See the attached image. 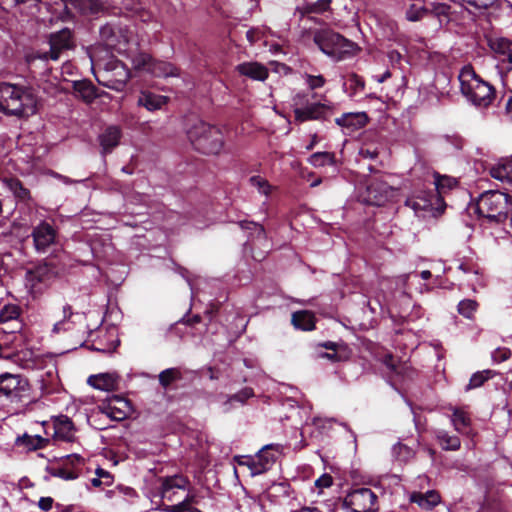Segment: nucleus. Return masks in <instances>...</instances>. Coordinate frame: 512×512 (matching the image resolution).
<instances>
[{
  "label": "nucleus",
  "mask_w": 512,
  "mask_h": 512,
  "mask_svg": "<svg viewBox=\"0 0 512 512\" xmlns=\"http://www.w3.org/2000/svg\"><path fill=\"white\" fill-rule=\"evenodd\" d=\"M510 200V196L506 193L487 191L479 197L476 210L482 217L489 220L501 221L506 218Z\"/></svg>",
  "instance_id": "obj_7"
},
{
  "label": "nucleus",
  "mask_w": 512,
  "mask_h": 512,
  "mask_svg": "<svg viewBox=\"0 0 512 512\" xmlns=\"http://www.w3.org/2000/svg\"><path fill=\"white\" fill-rule=\"evenodd\" d=\"M234 460L237 462L238 465L246 466L250 470L252 476L257 475L254 469V466H256L255 456H235Z\"/></svg>",
  "instance_id": "obj_46"
},
{
  "label": "nucleus",
  "mask_w": 512,
  "mask_h": 512,
  "mask_svg": "<svg viewBox=\"0 0 512 512\" xmlns=\"http://www.w3.org/2000/svg\"><path fill=\"white\" fill-rule=\"evenodd\" d=\"M250 185L255 188L260 194L269 196L273 190L270 183L263 177L255 175L249 178Z\"/></svg>",
  "instance_id": "obj_37"
},
{
  "label": "nucleus",
  "mask_w": 512,
  "mask_h": 512,
  "mask_svg": "<svg viewBox=\"0 0 512 512\" xmlns=\"http://www.w3.org/2000/svg\"><path fill=\"white\" fill-rule=\"evenodd\" d=\"M409 501L416 504L420 509L428 511L440 503L441 497L435 490H429L424 493L415 491L409 494Z\"/></svg>",
  "instance_id": "obj_15"
},
{
  "label": "nucleus",
  "mask_w": 512,
  "mask_h": 512,
  "mask_svg": "<svg viewBox=\"0 0 512 512\" xmlns=\"http://www.w3.org/2000/svg\"><path fill=\"white\" fill-rule=\"evenodd\" d=\"M11 188L15 194V196L21 200L29 199L30 192L28 189L24 188L19 181H15L11 184Z\"/></svg>",
  "instance_id": "obj_48"
},
{
  "label": "nucleus",
  "mask_w": 512,
  "mask_h": 512,
  "mask_svg": "<svg viewBox=\"0 0 512 512\" xmlns=\"http://www.w3.org/2000/svg\"><path fill=\"white\" fill-rule=\"evenodd\" d=\"M151 57L146 53H138L132 58V65L134 69L147 71V68L152 64Z\"/></svg>",
  "instance_id": "obj_43"
},
{
  "label": "nucleus",
  "mask_w": 512,
  "mask_h": 512,
  "mask_svg": "<svg viewBox=\"0 0 512 512\" xmlns=\"http://www.w3.org/2000/svg\"><path fill=\"white\" fill-rule=\"evenodd\" d=\"M48 440L38 435H29L24 433L15 439V445L22 448L24 451H34L44 448Z\"/></svg>",
  "instance_id": "obj_24"
},
{
  "label": "nucleus",
  "mask_w": 512,
  "mask_h": 512,
  "mask_svg": "<svg viewBox=\"0 0 512 512\" xmlns=\"http://www.w3.org/2000/svg\"><path fill=\"white\" fill-rule=\"evenodd\" d=\"M118 490L120 493H123L124 495H127V496H135V491L132 489V488H129V487H118Z\"/></svg>",
  "instance_id": "obj_60"
},
{
  "label": "nucleus",
  "mask_w": 512,
  "mask_h": 512,
  "mask_svg": "<svg viewBox=\"0 0 512 512\" xmlns=\"http://www.w3.org/2000/svg\"><path fill=\"white\" fill-rule=\"evenodd\" d=\"M90 58L95 78L99 84L116 91L123 90L131 75L122 62L111 58L104 63L97 59L96 50L91 53Z\"/></svg>",
  "instance_id": "obj_3"
},
{
  "label": "nucleus",
  "mask_w": 512,
  "mask_h": 512,
  "mask_svg": "<svg viewBox=\"0 0 512 512\" xmlns=\"http://www.w3.org/2000/svg\"><path fill=\"white\" fill-rule=\"evenodd\" d=\"M462 3L467 4L477 10L487 9L491 7L496 0H461Z\"/></svg>",
  "instance_id": "obj_49"
},
{
  "label": "nucleus",
  "mask_w": 512,
  "mask_h": 512,
  "mask_svg": "<svg viewBox=\"0 0 512 512\" xmlns=\"http://www.w3.org/2000/svg\"><path fill=\"white\" fill-rule=\"evenodd\" d=\"M368 122V116L365 112L346 113L336 119V123L346 128L349 132H353L364 127Z\"/></svg>",
  "instance_id": "obj_20"
},
{
  "label": "nucleus",
  "mask_w": 512,
  "mask_h": 512,
  "mask_svg": "<svg viewBox=\"0 0 512 512\" xmlns=\"http://www.w3.org/2000/svg\"><path fill=\"white\" fill-rule=\"evenodd\" d=\"M500 62L504 69L506 70H512V61L510 60V53L501 55L500 56Z\"/></svg>",
  "instance_id": "obj_57"
},
{
  "label": "nucleus",
  "mask_w": 512,
  "mask_h": 512,
  "mask_svg": "<svg viewBox=\"0 0 512 512\" xmlns=\"http://www.w3.org/2000/svg\"><path fill=\"white\" fill-rule=\"evenodd\" d=\"M0 398L12 404H30L36 401L28 378L22 374H0Z\"/></svg>",
  "instance_id": "obj_6"
},
{
  "label": "nucleus",
  "mask_w": 512,
  "mask_h": 512,
  "mask_svg": "<svg viewBox=\"0 0 512 512\" xmlns=\"http://www.w3.org/2000/svg\"><path fill=\"white\" fill-rule=\"evenodd\" d=\"M246 36L250 43H254L257 39L256 32L254 30H248Z\"/></svg>",
  "instance_id": "obj_63"
},
{
  "label": "nucleus",
  "mask_w": 512,
  "mask_h": 512,
  "mask_svg": "<svg viewBox=\"0 0 512 512\" xmlns=\"http://www.w3.org/2000/svg\"><path fill=\"white\" fill-rule=\"evenodd\" d=\"M451 422L457 432L467 433L470 426V417L465 411L455 408L453 409Z\"/></svg>",
  "instance_id": "obj_31"
},
{
  "label": "nucleus",
  "mask_w": 512,
  "mask_h": 512,
  "mask_svg": "<svg viewBox=\"0 0 512 512\" xmlns=\"http://www.w3.org/2000/svg\"><path fill=\"white\" fill-rule=\"evenodd\" d=\"M348 81L350 83L351 89H353L354 93L362 91L365 87L364 80L355 73L349 75Z\"/></svg>",
  "instance_id": "obj_50"
},
{
  "label": "nucleus",
  "mask_w": 512,
  "mask_h": 512,
  "mask_svg": "<svg viewBox=\"0 0 512 512\" xmlns=\"http://www.w3.org/2000/svg\"><path fill=\"white\" fill-rule=\"evenodd\" d=\"M406 205L416 214L436 217L445 210V203L440 195L432 192L419 191L406 200Z\"/></svg>",
  "instance_id": "obj_8"
},
{
  "label": "nucleus",
  "mask_w": 512,
  "mask_h": 512,
  "mask_svg": "<svg viewBox=\"0 0 512 512\" xmlns=\"http://www.w3.org/2000/svg\"><path fill=\"white\" fill-rule=\"evenodd\" d=\"M168 101L169 98L167 96L155 94L150 91H142L138 97L137 104L152 112L160 110Z\"/></svg>",
  "instance_id": "obj_21"
},
{
  "label": "nucleus",
  "mask_w": 512,
  "mask_h": 512,
  "mask_svg": "<svg viewBox=\"0 0 512 512\" xmlns=\"http://www.w3.org/2000/svg\"><path fill=\"white\" fill-rule=\"evenodd\" d=\"M304 95L298 94L293 99L294 116L297 122H306L310 120H318L326 115L330 107L322 103H313L302 107L304 104Z\"/></svg>",
  "instance_id": "obj_10"
},
{
  "label": "nucleus",
  "mask_w": 512,
  "mask_h": 512,
  "mask_svg": "<svg viewBox=\"0 0 512 512\" xmlns=\"http://www.w3.org/2000/svg\"><path fill=\"white\" fill-rule=\"evenodd\" d=\"M72 315V310H71V307L66 305L63 307V317H64V320L66 319H69Z\"/></svg>",
  "instance_id": "obj_64"
},
{
  "label": "nucleus",
  "mask_w": 512,
  "mask_h": 512,
  "mask_svg": "<svg viewBox=\"0 0 512 512\" xmlns=\"http://www.w3.org/2000/svg\"><path fill=\"white\" fill-rule=\"evenodd\" d=\"M391 77V73L390 71H385L381 76L379 77H375L376 81L378 83H383L384 81H386L387 79H389Z\"/></svg>",
  "instance_id": "obj_62"
},
{
  "label": "nucleus",
  "mask_w": 512,
  "mask_h": 512,
  "mask_svg": "<svg viewBox=\"0 0 512 512\" xmlns=\"http://www.w3.org/2000/svg\"><path fill=\"white\" fill-rule=\"evenodd\" d=\"M102 411L109 418L121 421L130 415L132 407L129 400L121 396H113L103 405Z\"/></svg>",
  "instance_id": "obj_12"
},
{
  "label": "nucleus",
  "mask_w": 512,
  "mask_h": 512,
  "mask_svg": "<svg viewBox=\"0 0 512 512\" xmlns=\"http://www.w3.org/2000/svg\"><path fill=\"white\" fill-rule=\"evenodd\" d=\"M32 237L36 250L45 252L48 247L55 243L56 231L50 224L41 222L34 228Z\"/></svg>",
  "instance_id": "obj_13"
},
{
  "label": "nucleus",
  "mask_w": 512,
  "mask_h": 512,
  "mask_svg": "<svg viewBox=\"0 0 512 512\" xmlns=\"http://www.w3.org/2000/svg\"><path fill=\"white\" fill-rule=\"evenodd\" d=\"M393 454L400 461H408L413 458L414 451L404 444L397 443L393 446Z\"/></svg>",
  "instance_id": "obj_44"
},
{
  "label": "nucleus",
  "mask_w": 512,
  "mask_h": 512,
  "mask_svg": "<svg viewBox=\"0 0 512 512\" xmlns=\"http://www.w3.org/2000/svg\"><path fill=\"white\" fill-rule=\"evenodd\" d=\"M433 184L435 185L437 193L436 195H440L443 198V194L455 188L458 184V181L454 177H450L447 175H440L435 172L433 174Z\"/></svg>",
  "instance_id": "obj_28"
},
{
  "label": "nucleus",
  "mask_w": 512,
  "mask_h": 512,
  "mask_svg": "<svg viewBox=\"0 0 512 512\" xmlns=\"http://www.w3.org/2000/svg\"><path fill=\"white\" fill-rule=\"evenodd\" d=\"M314 43L327 56L336 61L352 56L357 51V45L331 29L315 31Z\"/></svg>",
  "instance_id": "obj_4"
},
{
  "label": "nucleus",
  "mask_w": 512,
  "mask_h": 512,
  "mask_svg": "<svg viewBox=\"0 0 512 512\" xmlns=\"http://www.w3.org/2000/svg\"><path fill=\"white\" fill-rule=\"evenodd\" d=\"M490 174L495 179L512 184V161L492 167Z\"/></svg>",
  "instance_id": "obj_32"
},
{
  "label": "nucleus",
  "mask_w": 512,
  "mask_h": 512,
  "mask_svg": "<svg viewBox=\"0 0 512 512\" xmlns=\"http://www.w3.org/2000/svg\"><path fill=\"white\" fill-rule=\"evenodd\" d=\"M193 147L206 155H218L224 147V135L217 126L195 119L187 128Z\"/></svg>",
  "instance_id": "obj_2"
},
{
  "label": "nucleus",
  "mask_w": 512,
  "mask_h": 512,
  "mask_svg": "<svg viewBox=\"0 0 512 512\" xmlns=\"http://www.w3.org/2000/svg\"><path fill=\"white\" fill-rule=\"evenodd\" d=\"M119 377L116 373H100L89 376L87 383L101 391H114L118 388Z\"/></svg>",
  "instance_id": "obj_14"
},
{
  "label": "nucleus",
  "mask_w": 512,
  "mask_h": 512,
  "mask_svg": "<svg viewBox=\"0 0 512 512\" xmlns=\"http://www.w3.org/2000/svg\"><path fill=\"white\" fill-rule=\"evenodd\" d=\"M344 504L352 512H376L377 496L368 488H359L350 492L344 500Z\"/></svg>",
  "instance_id": "obj_9"
},
{
  "label": "nucleus",
  "mask_w": 512,
  "mask_h": 512,
  "mask_svg": "<svg viewBox=\"0 0 512 512\" xmlns=\"http://www.w3.org/2000/svg\"><path fill=\"white\" fill-rule=\"evenodd\" d=\"M147 72H150L156 77H168V76H178V69L174 67L171 63L163 62V61H152L151 66L147 68Z\"/></svg>",
  "instance_id": "obj_29"
},
{
  "label": "nucleus",
  "mask_w": 512,
  "mask_h": 512,
  "mask_svg": "<svg viewBox=\"0 0 512 512\" xmlns=\"http://www.w3.org/2000/svg\"><path fill=\"white\" fill-rule=\"evenodd\" d=\"M494 372L491 370H484L474 373L466 387V390H471L482 386L488 379L492 378Z\"/></svg>",
  "instance_id": "obj_38"
},
{
  "label": "nucleus",
  "mask_w": 512,
  "mask_h": 512,
  "mask_svg": "<svg viewBox=\"0 0 512 512\" xmlns=\"http://www.w3.org/2000/svg\"><path fill=\"white\" fill-rule=\"evenodd\" d=\"M78 5L83 13L96 14L103 9L99 0H78Z\"/></svg>",
  "instance_id": "obj_41"
},
{
  "label": "nucleus",
  "mask_w": 512,
  "mask_h": 512,
  "mask_svg": "<svg viewBox=\"0 0 512 512\" xmlns=\"http://www.w3.org/2000/svg\"><path fill=\"white\" fill-rule=\"evenodd\" d=\"M188 486V481L185 477L175 475L171 477H165L162 479L161 495L162 498L168 501L174 500L175 490H185Z\"/></svg>",
  "instance_id": "obj_19"
},
{
  "label": "nucleus",
  "mask_w": 512,
  "mask_h": 512,
  "mask_svg": "<svg viewBox=\"0 0 512 512\" xmlns=\"http://www.w3.org/2000/svg\"><path fill=\"white\" fill-rule=\"evenodd\" d=\"M159 382L160 384L166 388L171 383H173L176 380H179L181 378V372L178 368H169L166 370H163L159 376Z\"/></svg>",
  "instance_id": "obj_39"
},
{
  "label": "nucleus",
  "mask_w": 512,
  "mask_h": 512,
  "mask_svg": "<svg viewBox=\"0 0 512 512\" xmlns=\"http://www.w3.org/2000/svg\"><path fill=\"white\" fill-rule=\"evenodd\" d=\"M335 162L334 154L329 152H316L309 157V163L314 167L332 165Z\"/></svg>",
  "instance_id": "obj_36"
},
{
  "label": "nucleus",
  "mask_w": 512,
  "mask_h": 512,
  "mask_svg": "<svg viewBox=\"0 0 512 512\" xmlns=\"http://www.w3.org/2000/svg\"><path fill=\"white\" fill-rule=\"evenodd\" d=\"M305 81L306 84L310 89H317L324 86L326 80L322 75H311V74H305Z\"/></svg>",
  "instance_id": "obj_47"
},
{
  "label": "nucleus",
  "mask_w": 512,
  "mask_h": 512,
  "mask_svg": "<svg viewBox=\"0 0 512 512\" xmlns=\"http://www.w3.org/2000/svg\"><path fill=\"white\" fill-rule=\"evenodd\" d=\"M332 0H317L313 3H305L297 6L295 12L304 17L309 14H322L330 9Z\"/></svg>",
  "instance_id": "obj_26"
},
{
  "label": "nucleus",
  "mask_w": 512,
  "mask_h": 512,
  "mask_svg": "<svg viewBox=\"0 0 512 512\" xmlns=\"http://www.w3.org/2000/svg\"><path fill=\"white\" fill-rule=\"evenodd\" d=\"M395 190L382 180L372 181L366 189L364 201L370 205H383L394 196Z\"/></svg>",
  "instance_id": "obj_11"
},
{
  "label": "nucleus",
  "mask_w": 512,
  "mask_h": 512,
  "mask_svg": "<svg viewBox=\"0 0 512 512\" xmlns=\"http://www.w3.org/2000/svg\"><path fill=\"white\" fill-rule=\"evenodd\" d=\"M462 93L475 105L486 107L494 98L491 85L483 81L471 66L462 68L459 74Z\"/></svg>",
  "instance_id": "obj_5"
},
{
  "label": "nucleus",
  "mask_w": 512,
  "mask_h": 512,
  "mask_svg": "<svg viewBox=\"0 0 512 512\" xmlns=\"http://www.w3.org/2000/svg\"><path fill=\"white\" fill-rule=\"evenodd\" d=\"M384 363L389 368H391L392 370L396 369V365H395L394 359H393V357L391 355H388V356L385 357Z\"/></svg>",
  "instance_id": "obj_61"
},
{
  "label": "nucleus",
  "mask_w": 512,
  "mask_h": 512,
  "mask_svg": "<svg viewBox=\"0 0 512 512\" xmlns=\"http://www.w3.org/2000/svg\"><path fill=\"white\" fill-rule=\"evenodd\" d=\"M439 446L446 451H457L461 447L460 438L445 430H437L435 434Z\"/></svg>",
  "instance_id": "obj_27"
},
{
  "label": "nucleus",
  "mask_w": 512,
  "mask_h": 512,
  "mask_svg": "<svg viewBox=\"0 0 512 512\" xmlns=\"http://www.w3.org/2000/svg\"><path fill=\"white\" fill-rule=\"evenodd\" d=\"M50 55L53 60H57L59 53L64 49H69L72 46L71 32L69 29H62L61 31L52 34L50 37Z\"/></svg>",
  "instance_id": "obj_18"
},
{
  "label": "nucleus",
  "mask_w": 512,
  "mask_h": 512,
  "mask_svg": "<svg viewBox=\"0 0 512 512\" xmlns=\"http://www.w3.org/2000/svg\"><path fill=\"white\" fill-rule=\"evenodd\" d=\"M54 438L64 442L75 440V427L67 416H59L54 420Z\"/></svg>",
  "instance_id": "obj_16"
},
{
  "label": "nucleus",
  "mask_w": 512,
  "mask_h": 512,
  "mask_svg": "<svg viewBox=\"0 0 512 512\" xmlns=\"http://www.w3.org/2000/svg\"><path fill=\"white\" fill-rule=\"evenodd\" d=\"M448 11H449V6H447L446 4L438 3V4L433 5L432 9L429 10V13H432L433 15L438 17L440 22H442V19H441L442 17H444V18L448 17Z\"/></svg>",
  "instance_id": "obj_51"
},
{
  "label": "nucleus",
  "mask_w": 512,
  "mask_h": 512,
  "mask_svg": "<svg viewBox=\"0 0 512 512\" xmlns=\"http://www.w3.org/2000/svg\"><path fill=\"white\" fill-rule=\"evenodd\" d=\"M360 155L364 158L374 159L377 157L378 153L376 150H370L369 148H361Z\"/></svg>",
  "instance_id": "obj_58"
},
{
  "label": "nucleus",
  "mask_w": 512,
  "mask_h": 512,
  "mask_svg": "<svg viewBox=\"0 0 512 512\" xmlns=\"http://www.w3.org/2000/svg\"><path fill=\"white\" fill-rule=\"evenodd\" d=\"M332 482L333 479L329 474H323L315 481V486L322 490L324 488L330 487Z\"/></svg>",
  "instance_id": "obj_54"
},
{
  "label": "nucleus",
  "mask_w": 512,
  "mask_h": 512,
  "mask_svg": "<svg viewBox=\"0 0 512 512\" xmlns=\"http://www.w3.org/2000/svg\"><path fill=\"white\" fill-rule=\"evenodd\" d=\"M429 14V9L424 7L421 1L409 4L406 10V18L408 21L416 22L423 19Z\"/></svg>",
  "instance_id": "obj_34"
},
{
  "label": "nucleus",
  "mask_w": 512,
  "mask_h": 512,
  "mask_svg": "<svg viewBox=\"0 0 512 512\" xmlns=\"http://www.w3.org/2000/svg\"><path fill=\"white\" fill-rule=\"evenodd\" d=\"M291 321L297 329L311 331L315 328V315L308 310L294 312Z\"/></svg>",
  "instance_id": "obj_25"
},
{
  "label": "nucleus",
  "mask_w": 512,
  "mask_h": 512,
  "mask_svg": "<svg viewBox=\"0 0 512 512\" xmlns=\"http://www.w3.org/2000/svg\"><path fill=\"white\" fill-rule=\"evenodd\" d=\"M278 449L274 445H266L255 456L256 466H254L257 475L269 470L276 461Z\"/></svg>",
  "instance_id": "obj_17"
},
{
  "label": "nucleus",
  "mask_w": 512,
  "mask_h": 512,
  "mask_svg": "<svg viewBox=\"0 0 512 512\" xmlns=\"http://www.w3.org/2000/svg\"><path fill=\"white\" fill-rule=\"evenodd\" d=\"M19 316V308L16 305L9 304L5 305L0 310V323H6L9 321L17 320Z\"/></svg>",
  "instance_id": "obj_42"
},
{
  "label": "nucleus",
  "mask_w": 512,
  "mask_h": 512,
  "mask_svg": "<svg viewBox=\"0 0 512 512\" xmlns=\"http://www.w3.org/2000/svg\"><path fill=\"white\" fill-rule=\"evenodd\" d=\"M54 500L51 497H41L38 501V507L47 512L50 511L53 507Z\"/></svg>",
  "instance_id": "obj_56"
},
{
  "label": "nucleus",
  "mask_w": 512,
  "mask_h": 512,
  "mask_svg": "<svg viewBox=\"0 0 512 512\" xmlns=\"http://www.w3.org/2000/svg\"><path fill=\"white\" fill-rule=\"evenodd\" d=\"M37 99L30 89L9 83H0V111L29 116L36 112Z\"/></svg>",
  "instance_id": "obj_1"
},
{
  "label": "nucleus",
  "mask_w": 512,
  "mask_h": 512,
  "mask_svg": "<svg viewBox=\"0 0 512 512\" xmlns=\"http://www.w3.org/2000/svg\"><path fill=\"white\" fill-rule=\"evenodd\" d=\"M120 138L121 130L119 127H108L99 137L103 153H110L119 144Z\"/></svg>",
  "instance_id": "obj_23"
},
{
  "label": "nucleus",
  "mask_w": 512,
  "mask_h": 512,
  "mask_svg": "<svg viewBox=\"0 0 512 512\" xmlns=\"http://www.w3.org/2000/svg\"><path fill=\"white\" fill-rule=\"evenodd\" d=\"M478 308V303L472 299H465L459 302L458 312L462 316L471 319Z\"/></svg>",
  "instance_id": "obj_40"
},
{
  "label": "nucleus",
  "mask_w": 512,
  "mask_h": 512,
  "mask_svg": "<svg viewBox=\"0 0 512 512\" xmlns=\"http://www.w3.org/2000/svg\"><path fill=\"white\" fill-rule=\"evenodd\" d=\"M236 70L253 80L264 81L268 77V69L258 62H244L236 67Z\"/></svg>",
  "instance_id": "obj_22"
},
{
  "label": "nucleus",
  "mask_w": 512,
  "mask_h": 512,
  "mask_svg": "<svg viewBox=\"0 0 512 512\" xmlns=\"http://www.w3.org/2000/svg\"><path fill=\"white\" fill-rule=\"evenodd\" d=\"M254 396V392L251 388H244L240 392L229 396L227 400L222 404L223 412L227 413L231 410L233 402H239L243 404L247 399Z\"/></svg>",
  "instance_id": "obj_33"
},
{
  "label": "nucleus",
  "mask_w": 512,
  "mask_h": 512,
  "mask_svg": "<svg viewBox=\"0 0 512 512\" xmlns=\"http://www.w3.org/2000/svg\"><path fill=\"white\" fill-rule=\"evenodd\" d=\"M192 503L190 496H187L183 501L177 505L170 506L166 509L167 512H185L188 510L189 505Z\"/></svg>",
  "instance_id": "obj_52"
},
{
  "label": "nucleus",
  "mask_w": 512,
  "mask_h": 512,
  "mask_svg": "<svg viewBox=\"0 0 512 512\" xmlns=\"http://www.w3.org/2000/svg\"><path fill=\"white\" fill-rule=\"evenodd\" d=\"M490 47L499 57L510 53V60L512 61V41L505 38L495 39L490 42Z\"/></svg>",
  "instance_id": "obj_35"
},
{
  "label": "nucleus",
  "mask_w": 512,
  "mask_h": 512,
  "mask_svg": "<svg viewBox=\"0 0 512 512\" xmlns=\"http://www.w3.org/2000/svg\"><path fill=\"white\" fill-rule=\"evenodd\" d=\"M112 483V476L109 472L104 469L98 468L96 469V477L91 479V484L94 487H99L100 485H110Z\"/></svg>",
  "instance_id": "obj_45"
},
{
  "label": "nucleus",
  "mask_w": 512,
  "mask_h": 512,
  "mask_svg": "<svg viewBox=\"0 0 512 512\" xmlns=\"http://www.w3.org/2000/svg\"><path fill=\"white\" fill-rule=\"evenodd\" d=\"M320 357L327 358L328 360L333 362L341 360L340 356L335 351L333 353H321Z\"/></svg>",
  "instance_id": "obj_59"
},
{
  "label": "nucleus",
  "mask_w": 512,
  "mask_h": 512,
  "mask_svg": "<svg viewBox=\"0 0 512 512\" xmlns=\"http://www.w3.org/2000/svg\"><path fill=\"white\" fill-rule=\"evenodd\" d=\"M74 91L86 103H91L98 96L95 87L87 81L75 82Z\"/></svg>",
  "instance_id": "obj_30"
},
{
  "label": "nucleus",
  "mask_w": 512,
  "mask_h": 512,
  "mask_svg": "<svg viewBox=\"0 0 512 512\" xmlns=\"http://www.w3.org/2000/svg\"><path fill=\"white\" fill-rule=\"evenodd\" d=\"M511 356V351L507 348H498L493 352V358L496 361H505Z\"/></svg>",
  "instance_id": "obj_55"
},
{
  "label": "nucleus",
  "mask_w": 512,
  "mask_h": 512,
  "mask_svg": "<svg viewBox=\"0 0 512 512\" xmlns=\"http://www.w3.org/2000/svg\"><path fill=\"white\" fill-rule=\"evenodd\" d=\"M53 475L64 480H73L77 478V473L65 468L54 469Z\"/></svg>",
  "instance_id": "obj_53"
}]
</instances>
